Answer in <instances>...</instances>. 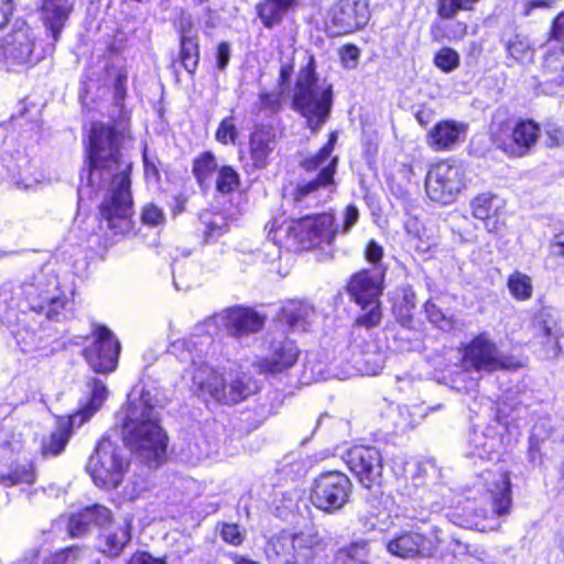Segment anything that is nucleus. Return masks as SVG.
<instances>
[{"label": "nucleus", "mask_w": 564, "mask_h": 564, "mask_svg": "<svg viewBox=\"0 0 564 564\" xmlns=\"http://www.w3.org/2000/svg\"><path fill=\"white\" fill-rule=\"evenodd\" d=\"M129 138L123 131L101 122L90 128L87 183L80 176L78 195H90L95 186H105L106 194L99 210L102 224L113 235H122L132 229L133 202L130 189L132 162L123 153Z\"/></svg>", "instance_id": "nucleus-1"}, {"label": "nucleus", "mask_w": 564, "mask_h": 564, "mask_svg": "<svg viewBox=\"0 0 564 564\" xmlns=\"http://www.w3.org/2000/svg\"><path fill=\"white\" fill-rule=\"evenodd\" d=\"M210 341L209 337L199 340V345ZM193 338L178 339L172 343L171 352L184 364L189 362L186 373L191 376L193 386L202 395H209L225 404L238 403L259 390L258 382L243 371L229 369L218 371L200 361L202 348Z\"/></svg>", "instance_id": "nucleus-2"}, {"label": "nucleus", "mask_w": 564, "mask_h": 564, "mask_svg": "<svg viewBox=\"0 0 564 564\" xmlns=\"http://www.w3.org/2000/svg\"><path fill=\"white\" fill-rule=\"evenodd\" d=\"M9 292L0 290V316L10 327L25 322L15 314V308L25 316V310L43 314L46 318L57 317L65 310L68 299L61 289L54 267L46 263L40 271L23 281L8 303Z\"/></svg>", "instance_id": "nucleus-3"}, {"label": "nucleus", "mask_w": 564, "mask_h": 564, "mask_svg": "<svg viewBox=\"0 0 564 564\" xmlns=\"http://www.w3.org/2000/svg\"><path fill=\"white\" fill-rule=\"evenodd\" d=\"M121 432L126 445L148 465H159L166 451V434L150 391L129 397L121 413Z\"/></svg>", "instance_id": "nucleus-4"}, {"label": "nucleus", "mask_w": 564, "mask_h": 564, "mask_svg": "<svg viewBox=\"0 0 564 564\" xmlns=\"http://www.w3.org/2000/svg\"><path fill=\"white\" fill-rule=\"evenodd\" d=\"M337 132L329 134L328 142L314 155L304 159L301 166L308 173H316L312 180H302L291 193L297 208L318 206L329 199L335 191L334 175L338 158L333 155Z\"/></svg>", "instance_id": "nucleus-5"}, {"label": "nucleus", "mask_w": 564, "mask_h": 564, "mask_svg": "<svg viewBox=\"0 0 564 564\" xmlns=\"http://www.w3.org/2000/svg\"><path fill=\"white\" fill-rule=\"evenodd\" d=\"M292 106L306 119L307 127L314 132L328 120L333 106V87L317 77L312 56L297 74Z\"/></svg>", "instance_id": "nucleus-6"}, {"label": "nucleus", "mask_w": 564, "mask_h": 564, "mask_svg": "<svg viewBox=\"0 0 564 564\" xmlns=\"http://www.w3.org/2000/svg\"><path fill=\"white\" fill-rule=\"evenodd\" d=\"M476 478L479 489L488 495L491 508H477L471 524L481 532L498 530L501 519L510 514L513 503L509 473L494 465L482 469Z\"/></svg>", "instance_id": "nucleus-7"}, {"label": "nucleus", "mask_w": 564, "mask_h": 564, "mask_svg": "<svg viewBox=\"0 0 564 564\" xmlns=\"http://www.w3.org/2000/svg\"><path fill=\"white\" fill-rule=\"evenodd\" d=\"M130 466L126 449L108 437H104L89 457L87 471L96 486L113 489L123 480Z\"/></svg>", "instance_id": "nucleus-8"}, {"label": "nucleus", "mask_w": 564, "mask_h": 564, "mask_svg": "<svg viewBox=\"0 0 564 564\" xmlns=\"http://www.w3.org/2000/svg\"><path fill=\"white\" fill-rule=\"evenodd\" d=\"M492 142L506 153L522 156L535 144L540 128L532 120L521 121L517 124L509 119L496 116L490 124Z\"/></svg>", "instance_id": "nucleus-9"}, {"label": "nucleus", "mask_w": 564, "mask_h": 564, "mask_svg": "<svg viewBox=\"0 0 564 564\" xmlns=\"http://www.w3.org/2000/svg\"><path fill=\"white\" fill-rule=\"evenodd\" d=\"M286 232L302 249H311L323 243L330 246L337 229L332 214L307 215L292 221Z\"/></svg>", "instance_id": "nucleus-10"}, {"label": "nucleus", "mask_w": 564, "mask_h": 564, "mask_svg": "<svg viewBox=\"0 0 564 564\" xmlns=\"http://www.w3.org/2000/svg\"><path fill=\"white\" fill-rule=\"evenodd\" d=\"M351 487L345 474L336 470L323 473L314 480L311 501L325 512H336L348 502Z\"/></svg>", "instance_id": "nucleus-11"}, {"label": "nucleus", "mask_w": 564, "mask_h": 564, "mask_svg": "<svg viewBox=\"0 0 564 564\" xmlns=\"http://www.w3.org/2000/svg\"><path fill=\"white\" fill-rule=\"evenodd\" d=\"M464 187V170L446 161L433 165L425 177V191L430 199L444 205L453 203Z\"/></svg>", "instance_id": "nucleus-12"}, {"label": "nucleus", "mask_w": 564, "mask_h": 564, "mask_svg": "<svg viewBox=\"0 0 564 564\" xmlns=\"http://www.w3.org/2000/svg\"><path fill=\"white\" fill-rule=\"evenodd\" d=\"M94 341L86 347L83 356L89 367L99 373L116 370L120 354V343L106 326L97 325L93 329Z\"/></svg>", "instance_id": "nucleus-13"}, {"label": "nucleus", "mask_w": 564, "mask_h": 564, "mask_svg": "<svg viewBox=\"0 0 564 564\" xmlns=\"http://www.w3.org/2000/svg\"><path fill=\"white\" fill-rule=\"evenodd\" d=\"M274 547L284 564H312L325 551V543L317 533L283 534Z\"/></svg>", "instance_id": "nucleus-14"}, {"label": "nucleus", "mask_w": 564, "mask_h": 564, "mask_svg": "<svg viewBox=\"0 0 564 564\" xmlns=\"http://www.w3.org/2000/svg\"><path fill=\"white\" fill-rule=\"evenodd\" d=\"M34 35L29 26H22L0 40V63L8 69L34 64Z\"/></svg>", "instance_id": "nucleus-15"}, {"label": "nucleus", "mask_w": 564, "mask_h": 564, "mask_svg": "<svg viewBox=\"0 0 564 564\" xmlns=\"http://www.w3.org/2000/svg\"><path fill=\"white\" fill-rule=\"evenodd\" d=\"M463 366L466 369L491 372L511 368L513 364L499 354L497 346L485 334H480L465 348Z\"/></svg>", "instance_id": "nucleus-16"}, {"label": "nucleus", "mask_w": 564, "mask_h": 564, "mask_svg": "<svg viewBox=\"0 0 564 564\" xmlns=\"http://www.w3.org/2000/svg\"><path fill=\"white\" fill-rule=\"evenodd\" d=\"M265 318L264 315L252 308L237 306L213 315L206 323L214 324L217 328H223L228 334L240 337L261 330Z\"/></svg>", "instance_id": "nucleus-17"}, {"label": "nucleus", "mask_w": 564, "mask_h": 564, "mask_svg": "<svg viewBox=\"0 0 564 564\" xmlns=\"http://www.w3.org/2000/svg\"><path fill=\"white\" fill-rule=\"evenodd\" d=\"M440 543L437 530L429 535L417 531H404L387 543V551L400 558L430 557L437 551Z\"/></svg>", "instance_id": "nucleus-18"}, {"label": "nucleus", "mask_w": 564, "mask_h": 564, "mask_svg": "<svg viewBox=\"0 0 564 564\" xmlns=\"http://www.w3.org/2000/svg\"><path fill=\"white\" fill-rule=\"evenodd\" d=\"M346 463L366 488L380 484L382 457L376 447L354 446L346 454Z\"/></svg>", "instance_id": "nucleus-19"}, {"label": "nucleus", "mask_w": 564, "mask_h": 564, "mask_svg": "<svg viewBox=\"0 0 564 564\" xmlns=\"http://www.w3.org/2000/svg\"><path fill=\"white\" fill-rule=\"evenodd\" d=\"M299 358V348L286 337L273 339L268 355L253 364L259 372L279 373L293 367Z\"/></svg>", "instance_id": "nucleus-20"}, {"label": "nucleus", "mask_w": 564, "mask_h": 564, "mask_svg": "<svg viewBox=\"0 0 564 564\" xmlns=\"http://www.w3.org/2000/svg\"><path fill=\"white\" fill-rule=\"evenodd\" d=\"M368 4L364 1L341 0L332 12V22L338 33H351L369 21Z\"/></svg>", "instance_id": "nucleus-21"}, {"label": "nucleus", "mask_w": 564, "mask_h": 564, "mask_svg": "<svg viewBox=\"0 0 564 564\" xmlns=\"http://www.w3.org/2000/svg\"><path fill=\"white\" fill-rule=\"evenodd\" d=\"M383 272L380 269L362 270L354 274L348 284V292L358 305L380 301Z\"/></svg>", "instance_id": "nucleus-22"}, {"label": "nucleus", "mask_w": 564, "mask_h": 564, "mask_svg": "<svg viewBox=\"0 0 564 564\" xmlns=\"http://www.w3.org/2000/svg\"><path fill=\"white\" fill-rule=\"evenodd\" d=\"M467 124L455 120H442L427 133L426 143L436 151H448L466 138Z\"/></svg>", "instance_id": "nucleus-23"}, {"label": "nucleus", "mask_w": 564, "mask_h": 564, "mask_svg": "<svg viewBox=\"0 0 564 564\" xmlns=\"http://www.w3.org/2000/svg\"><path fill=\"white\" fill-rule=\"evenodd\" d=\"M468 443V456L481 460L498 458L502 446L501 437L492 426H486L482 430L474 429Z\"/></svg>", "instance_id": "nucleus-24"}, {"label": "nucleus", "mask_w": 564, "mask_h": 564, "mask_svg": "<svg viewBox=\"0 0 564 564\" xmlns=\"http://www.w3.org/2000/svg\"><path fill=\"white\" fill-rule=\"evenodd\" d=\"M542 93L549 96L557 94L564 87V53L547 48L542 61Z\"/></svg>", "instance_id": "nucleus-25"}, {"label": "nucleus", "mask_w": 564, "mask_h": 564, "mask_svg": "<svg viewBox=\"0 0 564 564\" xmlns=\"http://www.w3.org/2000/svg\"><path fill=\"white\" fill-rule=\"evenodd\" d=\"M111 511L101 505L86 507L69 517V534L82 536L89 531L90 527H104L111 521Z\"/></svg>", "instance_id": "nucleus-26"}, {"label": "nucleus", "mask_w": 564, "mask_h": 564, "mask_svg": "<svg viewBox=\"0 0 564 564\" xmlns=\"http://www.w3.org/2000/svg\"><path fill=\"white\" fill-rule=\"evenodd\" d=\"M276 147L275 133L269 128H257L249 138V152L254 167L263 169Z\"/></svg>", "instance_id": "nucleus-27"}, {"label": "nucleus", "mask_w": 564, "mask_h": 564, "mask_svg": "<svg viewBox=\"0 0 564 564\" xmlns=\"http://www.w3.org/2000/svg\"><path fill=\"white\" fill-rule=\"evenodd\" d=\"M75 0H44L42 6V18L44 24L52 32L54 41H57L61 31L68 19Z\"/></svg>", "instance_id": "nucleus-28"}, {"label": "nucleus", "mask_w": 564, "mask_h": 564, "mask_svg": "<svg viewBox=\"0 0 564 564\" xmlns=\"http://www.w3.org/2000/svg\"><path fill=\"white\" fill-rule=\"evenodd\" d=\"M74 426H80L78 425V416L69 415L68 417L58 419L55 430L42 442V454L44 456L59 455L65 449Z\"/></svg>", "instance_id": "nucleus-29"}, {"label": "nucleus", "mask_w": 564, "mask_h": 564, "mask_svg": "<svg viewBox=\"0 0 564 564\" xmlns=\"http://www.w3.org/2000/svg\"><path fill=\"white\" fill-rule=\"evenodd\" d=\"M131 541V521L124 520L123 523L112 529L106 530L99 536L98 546L100 552L110 557H117Z\"/></svg>", "instance_id": "nucleus-30"}, {"label": "nucleus", "mask_w": 564, "mask_h": 564, "mask_svg": "<svg viewBox=\"0 0 564 564\" xmlns=\"http://www.w3.org/2000/svg\"><path fill=\"white\" fill-rule=\"evenodd\" d=\"M315 314L307 302L291 300L281 308L280 319L292 329L305 330Z\"/></svg>", "instance_id": "nucleus-31"}, {"label": "nucleus", "mask_w": 564, "mask_h": 564, "mask_svg": "<svg viewBox=\"0 0 564 564\" xmlns=\"http://www.w3.org/2000/svg\"><path fill=\"white\" fill-rule=\"evenodd\" d=\"M297 0H262L257 6V13L267 29L279 25L290 10L296 7Z\"/></svg>", "instance_id": "nucleus-32"}, {"label": "nucleus", "mask_w": 564, "mask_h": 564, "mask_svg": "<svg viewBox=\"0 0 564 564\" xmlns=\"http://www.w3.org/2000/svg\"><path fill=\"white\" fill-rule=\"evenodd\" d=\"M90 398L86 404H84L74 416H78V425H83L87 422L102 405L108 398V389L106 384L96 378H93L87 383Z\"/></svg>", "instance_id": "nucleus-33"}, {"label": "nucleus", "mask_w": 564, "mask_h": 564, "mask_svg": "<svg viewBox=\"0 0 564 564\" xmlns=\"http://www.w3.org/2000/svg\"><path fill=\"white\" fill-rule=\"evenodd\" d=\"M505 205L503 198L488 192L477 195L470 202L473 216L484 221L498 217Z\"/></svg>", "instance_id": "nucleus-34"}, {"label": "nucleus", "mask_w": 564, "mask_h": 564, "mask_svg": "<svg viewBox=\"0 0 564 564\" xmlns=\"http://www.w3.org/2000/svg\"><path fill=\"white\" fill-rule=\"evenodd\" d=\"M415 294L410 286L399 289L393 297V314L398 322L406 328H413V311Z\"/></svg>", "instance_id": "nucleus-35"}, {"label": "nucleus", "mask_w": 564, "mask_h": 564, "mask_svg": "<svg viewBox=\"0 0 564 564\" xmlns=\"http://www.w3.org/2000/svg\"><path fill=\"white\" fill-rule=\"evenodd\" d=\"M181 61L184 68L194 74L199 62V46L196 33L192 29L182 28L181 31Z\"/></svg>", "instance_id": "nucleus-36"}, {"label": "nucleus", "mask_w": 564, "mask_h": 564, "mask_svg": "<svg viewBox=\"0 0 564 564\" xmlns=\"http://www.w3.org/2000/svg\"><path fill=\"white\" fill-rule=\"evenodd\" d=\"M534 324L536 327V338L550 337L552 344L550 349L551 355H560L561 348L558 339L562 333L556 319L542 311L535 316Z\"/></svg>", "instance_id": "nucleus-37"}, {"label": "nucleus", "mask_w": 564, "mask_h": 564, "mask_svg": "<svg viewBox=\"0 0 564 564\" xmlns=\"http://www.w3.org/2000/svg\"><path fill=\"white\" fill-rule=\"evenodd\" d=\"M36 480L34 466L31 463L17 464L8 474H0V484L6 487L32 485Z\"/></svg>", "instance_id": "nucleus-38"}, {"label": "nucleus", "mask_w": 564, "mask_h": 564, "mask_svg": "<svg viewBox=\"0 0 564 564\" xmlns=\"http://www.w3.org/2000/svg\"><path fill=\"white\" fill-rule=\"evenodd\" d=\"M369 545L366 540L351 542L338 550L336 558L341 564H368Z\"/></svg>", "instance_id": "nucleus-39"}, {"label": "nucleus", "mask_w": 564, "mask_h": 564, "mask_svg": "<svg viewBox=\"0 0 564 564\" xmlns=\"http://www.w3.org/2000/svg\"><path fill=\"white\" fill-rule=\"evenodd\" d=\"M503 45L509 55L519 63L530 62L533 57V50L529 43V40L520 34H513L508 37H503Z\"/></svg>", "instance_id": "nucleus-40"}, {"label": "nucleus", "mask_w": 564, "mask_h": 564, "mask_svg": "<svg viewBox=\"0 0 564 564\" xmlns=\"http://www.w3.org/2000/svg\"><path fill=\"white\" fill-rule=\"evenodd\" d=\"M217 167L216 159L209 152L203 153L195 160L193 173L202 187L209 186L212 176L218 171Z\"/></svg>", "instance_id": "nucleus-41"}, {"label": "nucleus", "mask_w": 564, "mask_h": 564, "mask_svg": "<svg viewBox=\"0 0 564 564\" xmlns=\"http://www.w3.org/2000/svg\"><path fill=\"white\" fill-rule=\"evenodd\" d=\"M206 238H217L227 229V219L220 213L205 210L199 215Z\"/></svg>", "instance_id": "nucleus-42"}, {"label": "nucleus", "mask_w": 564, "mask_h": 564, "mask_svg": "<svg viewBox=\"0 0 564 564\" xmlns=\"http://www.w3.org/2000/svg\"><path fill=\"white\" fill-rule=\"evenodd\" d=\"M508 289L511 295L519 301H525L532 296L531 279L521 272H514L509 276Z\"/></svg>", "instance_id": "nucleus-43"}, {"label": "nucleus", "mask_w": 564, "mask_h": 564, "mask_svg": "<svg viewBox=\"0 0 564 564\" xmlns=\"http://www.w3.org/2000/svg\"><path fill=\"white\" fill-rule=\"evenodd\" d=\"M361 313L355 319V326L365 327L367 329L378 326L382 319L380 301L371 304L359 305Z\"/></svg>", "instance_id": "nucleus-44"}, {"label": "nucleus", "mask_w": 564, "mask_h": 564, "mask_svg": "<svg viewBox=\"0 0 564 564\" xmlns=\"http://www.w3.org/2000/svg\"><path fill=\"white\" fill-rule=\"evenodd\" d=\"M239 182V174L231 166L224 165L218 169L215 183L219 193L228 194L234 192L238 187Z\"/></svg>", "instance_id": "nucleus-45"}, {"label": "nucleus", "mask_w": 564, "mask_h": 564, "mask_svg": "<svg viewBox=\"0 0 564 564\" xmlns=\"http://www.w3.org/2000/svg\"><path fill=\"white\" fill-rule=\"evenodd\" d=\"M479 0H438L437 13L442 19H453L458 11H469Z\"/></svg>", "instance_id": "nucleus-46"}, {"label": "nucleus", "mask_w": 564, "mask_h": 564, "mask_svg": "<svg viewBox=\"0 0 564 564\" xmlns=\"http://www.w3.org/2000/svg\"><path fill=\"white\" fill-rule=\"evenodd\" d=\"M12 333L15 337L18 346L23 352L31 354L39 349L41 338L34 330L26 327H21L17 330H12Z\"/></svg>", "instance_id": "nucleus-47"}, {"label": "nucleus", "mask_w": 564, "mask_h": 564, "mask_svg": "<svg viewBox=\"0 0 564 564\" xmlns=\"http://www.w3.org/2000/svg\"><path fill=\"white\" fill-rule=\"evenodd\" d=\"M434 64L443 72L451 73L458 67L459 55L451 47H443L435 54Z\"/></svg>", "instance_id": "nucleus-48"}, {"label": "nucleus", "mask_w": 564, "mask_h": 564, "mask_svg": "<svg viewBox=\"0 0 564 564\" xmlns=\"http://www.w3.org/2000/svg\"><path fill=\"white\" fill-rule=\"evenodd\" d=\"M238 137V130L232 116L224 118L215 133L216 140L221 144L235 143Z\"/></svg>", "instance_id": "nucleus-49"}, {"label": "nucleus", "mask_w": 564, "mask_h": 564, "mask_svg": "<svg viewBox=\"0 0 564 564\" xmlns=\"http://www.w3.org/2000/svg\"><path fill=\"white\" fill-rule=\"evenodd\" d=\"M551 432L545 429L544 423H535L532 429L531 436L529 438V455L531 460L536 459V455L540 453V444L550 437Z\"/></svg>", "instance_id": "nucleus-50"}, {"label": "nucleus", "mask_w": 564, "mask_h": 564, "mask_svg": "<svg viewBox=\"0 0 564 564\" xmlns=\"http://www.w3.org/2000/svg\"><path fill=\"white\" fill-rule=\"evenodd\" d=\"M424 311L429 321L441 329H449L452 327L451 318L446 317L445 314L431 301H427L424 305Z\"/></svg>", "instance_id": "nucleus-51"}, {"label": "nucleus", "mask_w": 564, "mask_h": 564, "mask_svg": "<svg viewBox=\"0 0 564 564\" xmlns=\"http://www.w3.org/2000/svg\"><path fill=\"white\" fill-rule=\"evenodd\" d=\"M141 219L143 224L154 227L165 221V215L159 206L150 203L143 207Z\"/></svg>", "instance_id": "nucleus-52"}, {"label": "nucleus", "mask_w": 564, "mask_h": 564, "mask_svg": "<svg viewBox=\"0 0 564 564\" xmlns=\"http://www.w3.org/2000/svg\"><path fill=\"white\" fill-rule=\"evenodd\" d=\"M281 95L282 91L261 93L259 96L260 108L269 110L271 112L278 111L281 107Z\"/></svg>", "instance_id": "nucleus-53"}, {"label": "nucleus", "mask_w": 564, "mask_h": 564, "mask_svg": "<svg viewBox=\"0 0 564 564\" xmlns=\"http://www.w3.org/2000/svg\"><path fill=\"white\" fill-rule=\"evenodd\" d=\"M79 550L77 547H67L52 556L50 564H75L78 560Z\"/></svg>", "instance_id": "nucleus-54"}, {"label": "nucleus", "mask_w": 564, "mask_h": 564, "mask_svg": "<svg viewBox=\"0 0 564 564\" xmlns=\"http://www.w3.org/2000/svg\"><path fill=\"white\" fill-rule=\"evenodd\" d=\"M359 50L354 45H346L340 51V58L344 67L354 69L357 67L359 58Z\"/></svg>", "instance_id": "nucleus-55"}, {"label": "nucleus", "mask_w": 564, "mask_h": 564, "mask_svg": "<svg viewBox=\"0 0 564 564\" xmlns=\"http://www.w3.org/2000/svg\"><path fill=\"white\" fill-rule=\"evenodd\" d=\"M220 535L224 541L232 545H239L243 541V535L237 524H224L220 531Z\"/></svg>", "instance_id": "nucleus-56"}, {"label": "nucleus", "mask_w": 564, "mask_h": 564, "mask_svg": "<svg viewBox=\"0 0 564 564\" xmlns=\"http://www.w3.org/2000/svg\"><path fill=\"white\" fill-rule=\"evenodd\" d=\"M551 33L554 41L560 45V52L564 53V12L553 21Z\"/></svg>", "instance_id": "nucleus-57"}, {"label": "nucleus", "mask_w": 564, "mask_h": 564, "mask_svg": "<svg viewBox=\"0 0 564 564\" xmlns=\"http://www.w3.org/2000/svg\"><path fill=\"white\" fill-rule=\"evenodd\" d=\"M417 221L412 220L405 224V229L408 234L412 237L413 240H416L415 248L420 250L421 252H426L431 248V243L421 241V238L419 236V229H417Z\"/></svg>", "instance_id": "nucleus-58"}, {"label": "nucleus", "mask_w": 564, "mask_h": 564, "mask_svg": "<svg viewBox=\"0 0 564 564\" xmlns=\"http://www.w3.org/2000/svg\"><path fill=\"white\" fill-rule=\"evenodd\" d=\"M231 55L230 44L228 42H221L217 46L216 61L219 69H225L229 63Z\"/></svg>", "instance_id": "nucleus-59"}, {"label": "nucleus", "mask_w": 564, "mask_h": 564, "mask_svg": "<svg viewBox=\"0 0 564 564\" xmlns=\"http://www.w3.org/2000/svg\"><path fill=\"white\" fill-rule=\"evenodd\" d=\"M557 0H527L522 6V14L528 17L535 9L551 8Z\"/></svg>", "instance_id": "nucleus-60"}, {"label": "nucleus", "mask_w": 564, "mask_h": 564, "mask_svg": "<svg viewBox=\"0 0 564 564\" xmlns=\"http://www.w3.org/2000/svg\"><path fill=\"white\" fill-rule=\"evenodd\" d=\"M365 256L369 262L377 264L383 256L382 247L378 245L375 240H371L367 245Z\"/></svg>", "instance_id": "nucleus-61"}, {"label": "nucleus", "mask_w": 564, "mask_h": 564, "mask_svg": "<svg viewBox=\"0 0 564 564\" xmlns=\"http://www.w3.org/2000/svg\"><path fill=\"white\" fill-rule=\"evenodd\" d=\"M358 218H359L358 209L352 205L347 206L345 209V217H344V226H343L344 232H348L352 228V226L357 223Z\"/></svg>", "instance_id": "nucleus-62"}, {"label": "nucleus", "mask_w": 564, "mask_h": 564, "mask_svg": "<svg viewBox=\"0 0 564 564\" xmlns=\"http://www.w3.org/2000/svg\"><path fill=\"white\" fill-rule=\"evenodd\" d=\"M128 564H164V561L158 557H153L147 552H137L130 558Z\"/></svg>", "instance_id": "nucleus-63"}, {"label": "nucleus", "mask_w": 564, "mask_h": 564, "mask_svg": "<svg viewBox=\"0 0 564 564\" xmlns=\"http://www.w3.org/2000/svg\"><path fill=\"white\" fill-rule=\"evenodd\" d=\"M12 10L11 0H0V29L8 23Z\"/></svg>", "instance_id": "nucleus-64"}]
</instances>
